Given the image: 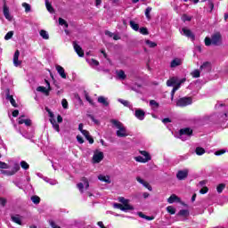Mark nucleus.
I'll use <instances>...</instances> for the list:
<instances>
[{
  "mask_svg": "<svg viewBox=\"0 0 228 228\" xmlns=\"http://www.w3.org/2000/svg\"><path fill=\"white\" fill-rule=\"evenodd\" d=\"M86 100L88 101L89 104H91V106H95V102H94V100H92V98L90 96H88V94H86Z\"/></svg>",
  "mask_w": 228,
  "mask_h": 228,
  "instance_id": "54",
  "label": "nucleus"
},
{
  "mask_svg": "<svg viewBox=\"0 0 228 228\" xmlns=\"http://www.w3.org/2000/svg\"><path fill=\"white\" fill-rule=\"evenodd\" d=\"M110 123L117 129H118L116 132V134L117 136H118V138H126V136H127V131L126 130V126H124V124H122V122L117 119H110Z\"/></svg>",
  "mask_w": 228,
  "mask_h": 228,
  "instance_id": "1",
  "label": "nucleus"
},
{
  "mask_svg": "<svg viewBox=\"0 0 228 228\" xmlns=\"http://www.w3.org/2000/svg\"><path fill=\"white\" fill-rule=\"evenodd\" d=\"M82 183H84V184H86V190H88V188H90V183L88 182V178L86 177H82L81 178Z\"/></svg>",
  "mask_w": 228,
  "mask_h": 228,
  "instance_id": "40",
  "label": "nucleus"
},
{
  "mask_svg": "<svg viewBox=\"0 0 228 228\" xmlns=\"http://www.w3.org/2000/svg\"><path fill=\"white\" fill-rule=\"evenodd\" d=\"M118 77H119V79H126V77H127V76L126 75V72L123 69H120L119 71H118Z\"/></svg>",
  "mask_w": 228,
  "mask_h": 228,
  "instance_id": "32",
  "label": "nucleus"
},
{
  "mask_svg": "<svg viewBox=\"0 0 228 228\" xmlns=\"http://www.w3.org/2000/svg\"><path fill=\"white\" fill-rule=\"evenodd\" d=\"M45 7L50 13H54V8L53 7V4L49 2V0H45Z\"/></svg>",
  "mask_w": 228,
  "mask_h": 228,
  "instance_id": "25",
  "label": "nucleus"
},
{
  "mask_svg": "<svg viewBox=\"0 0 228 228\" xmlns=\"http://www.w3.org/2000/svg\"><path fill=\"white\" fill-rule=\"evenodd\" d=\"M104 159V153L102 151L95 152L93 156V163H101Z\"/></svg>",
  "mask_w": 228,
  "mask_h": 228,
  "instance_id": "6",
  "label": "nucleus"
},
{
  "mask_svg": "<svg viewBox=\"0 0 228 228\" xmlns=\"http://www.w3.org/2000/svg\"><path fill=\"white\" fill-rule=\"evenodd\" d=\"M25 126H27L28 127H31V119H25Z\"/></svg>",
  "mask_w": 228,
  "mask_h": 228,
  "instance_id": "64",
  "label": "nucleus"
},
{
  "mask_svg": "<svg viewBox=\"0 0 228 228\" xmlns=\"http://www.w3.org/2000/svg\"><path fill=\"white\" fill-rule=\"evenodd\" d=\"M0 168H2V170H6L10 168V166L6 162L0 161Z\"/></svg>",
  "mask_w": 228,
  "mask_h": 228,
  "instance_id": "45",
  "label": "nucleus"
},
{
  "mask_svg": "<svg viewBox=\"0 0 228 228\" xmlns=\"http://www.w3.org/2000/svg\"><path fill=\"white\" fill-rule=\"evenodd\" d=\"M222 154H225V150H219L215 152V156H222Z\"/></svg>",
  "mask_w": 228,
  "mask_h": 228,
  "instance_id": "60",
  "label": "nucleus"
},
{
  "mask_svg": "<svg viewBox=\"0 0 228 228\" xmlns=\"http://www.w3.org/2000/svg\"><path fill=\"white\" fill-rule=\"evenodd\" d=\"M98 179L99 181H102V183H107V184H111V180L110 179V175H99Z\"/></svg>",
  "mask_w": 228,
  "mask_h": 228,
  "instance_id": "16",
  "label": "nucleus"
},
{
  "mask_svg": "<svg viewBox=\"0 0 228 228\" xmlns=\"http://www.w3.org/2000/svg\"><path fill=\"white\" fill-rule=\"evenodd\" d=\"M167 211L169 213V215H175V209L172 206L167 207Z\"/></svg>",
  "mask_w": 228,
  "mask_h": 228,
  "instance_id": "43",
  "label": "nucleus"
},
{
  "mask_svg": "<svg viewBox=\"0 0 228 228\" xmlns=\"http://www.w3.org/2000/svg\"><path fill=\"white\" fill-rule=\"evenodd\" d=\"M73 47L75 52L80 58H83V56H85V51H83V48H81V46L77 45V42L73 41Z\"/></svg>",
  "mask_w": 228,
  "mask_h": 228,
  "instance_id": "7",
  "label": "nucleus"
},
{
  "mask_svg": "<svg viewBox=\"0 0 228 228\" xmlns=\"http://www.w3.org/2000/svg\"><path fill=\"white\" fill-rule=\"evenodd\" d=\"M1 174L4 175H14V172L8 170H1Z\"/></svg>",
  "mask_w": 228,
  "mask_h": 228,
  "instance_id": "53",
  "label": "nucleus"
},
{
  "mask_svg": "<svg viewBox=\"0 0 228 228\" xmlns=\"http://www.w3.org/2000/svg\"><path fill=\"white\" fill-rule=\"evenodd\" d=\"M182 19H183V22H190V21H191V16H189L188 14H183V16H182Z\"/></svg>",
  "mask_w": 228,
  "mask_h": 228,
  "instance_id": "48",
  "label": "nucleus"
},
{
  "mask_svg": "<svg viewBox=\"0 0 228 228\" xmlns=\"http://www.w3.org/2000/svg\"><path fill=\"white\" fill-rule=\"evenodd\" d=\"M40 37H42V38H44V40H49V34L47 33V31L42 29L39 32Z\"/></svg>",
  "mask_w": 228,
  "mask_h": 228,
  "instance_id": "31",
  "label": "nucleus"
},
{
  "mask_svg": "<svg viewBox=\"0 0 228 228\" xmlns=\"http://www.w3.org/2000/svg\"><path fill=\"white\" fill-rule=\"evenodd\" d=\"M115 208H118V209H120L121 211H133L134 210V207L129 205V201H126V203L120 204L116 203L114 204Z\"/></svg>",
  "mask_w": 228,
  "mask_h": 228,
  "instance_id": "4",
  "label": "nucleus"
},
{
  "mask_svg": "<svg viewBox=\"0 0 228 228\" xmlns=\"http://www.w3.org/2000/svg\"><path fill=\"white\" fill-rule=\"evenodd\" d=\"M163 124H169L170 122H172V119H170V118H165L162 119Z\"/></svg>",
  "mask_w": 228,
  "mask_h": 228,
  "instance_id": "62",
  "label": "nucleus"
},
{
  "mask_svg": "<svg viewBox=\"0 0 228 228\" xmlns=\"http://www.w3.org/2000/svg\"><path fill=\"white\" fill-rule=\"evenodd\" d=\"M12 37H13V31H9L4 36V40H11V38H12Z\"/></svg>",
  "mask_w": 228,
  "mask_h": 228,
  "instance_id": "49",
  "label": "nucleus"
},
{
  "mask_svg": "<svg viewBox=\"0 0 228 228\" xmlns=\"http://www.w3.org/2000/svg\"><path fill=\"white\" fill-rule=\"evenodd\" d=\"M118 102H120L121 104H123V106H126V108H129V102L126 101V100H122L119 99Z\"/></svg>",
  "mask_w": 228,
  "mask_h": 228,
  "instance_id": "55",
  "label": "nucleus"
},
{
  "mask_svg": "<svg viewBox=\"0 0 228 228\" xmlns=\"http://www.w3.org/2000/svg\"><path fill=\"white\" fill-rule=\"evenodd\" d=\"M50 122H51L53 129H55V131H57V133H60V125L58 123H56V119L50 118Z\"/></svg>",
  "mask_w": 228,
  "mask_h": 228,
  "instance_id": "23",
  "label": "nucleus"
},
{
  "mask_svg": "<svg viewBox=\"0 0 228 228\" xmlns=\"http://www.w3.org/2000/svg\"><path fill=\"white\" fill-rule=\"evenodd\" d=\"M56 70L62 79H67V73H65V69H63V67L57 65Z\"/></svg>",
  "mask_w": 228,
  "mask_h": 228,
  "instance_id": "14",
  "label": "nucleus"
},
{
  "mask_svg": "<svg viewBox=\"0 0 228 228\" xmlns=\"http://www.w3.org/2000/svg\"><path fill=\"white\" fill-rule=\"evenodd\" d=\"M208 191H209V188H208V186H205L200 190V193L201 195H206V193H208Z\"/></svg>",
  "mask_w": 228,
  "mask_h": 228,
  "instance_id": "52",
  "label": "nucleus"
},
{
  "mask_svg": "<svg viewBox=\"0 0 228 228\" xmlns=\"http://www.w3.org/2000/svg\"><path fill=\"white\" fill-rule=\"evenodd\" d=\"M77 187L78 188L80 193H85V185L83 184V183H78L77 184Z\"/></svg>",
  "mask_w": 228,
  "mask_h": 228,
  "instance_id": "47",
  "label": "nucleus"
},
{
  "mask_svg": "<svg viewBox=\"0 0 228 228\" xmlns=\"http://www.w3.org/2000/svg\"><path fill=\"white\" fill-rule=\"evenodd\" d=\"M200 70H206V72H209L211 70V62L209 61H205L200 67Z\"/></svg>",
  "mask_w": 228,
  "mask_h": 228,
  "instance_id": "19",
  "label": "nucleus"
},
{
  "mask_svg": "<svg viewBox=\"0 0 228 228\" xmlns=\"http://www.w3.org/2000/svg\"><path fill=\"white\" fill-rule=\"evenodd\" d=\"M179 88H181V86H179V84L176 86H175L171 91V101H174V95H175V91L179 90Z\"/></svg>",
  "mask_w": 228,
  "mask_h": 228,
  "instance_id": "33",
  "label": "nucleus"
},
{
  "mask_svg": "<svg viewBox=\"0 0 228 228\" xmlns=\"http://www.w3.org/2000/svg\"><path fill=\"white\" fill-rule=\"evenodd\" d=\"M23 8H25L26 13H29L31 12V5L28 3H23L22 4Z\"/></svg>",
  "mask_w": 228,
  "mask_h": 228,
  "instance_id": "38",
  "label": "nucleus"
},
{
  "mask_svg": "<svg viewBox=\"0 0 228 228\" xmlns=\"http://www.w3.org/2000/svg\"><path fill=\"white\" fill-rule=\"evenodd\" d=\"M20 167H21V168H23V170H28L29 168V164H28V162L22 160L20 162Z\"/></svg>",
  "mask_w": 228,
  "mask_h": 228,
  "instance_id": "44",
  "label": "nucleus"
},
{
  "mask_svg": "<svg viewBox=\"0 0 228 228\" xmlns=\"http://www.w3.org/2000/svg\"><path fill=\"white\" fill-rule=\"evenodd\" d=\"M192 77H200V70L195 69L193 72H191Z\"/></svg>",
  "mask_w": 228,
  "mask_h": 228,
  "instance_id": "51",
  "label": "nucleus"
},
{
  "mask_svg": "<svg viewBox=\"0 0 228 228\" xmlns=\"http://www.w3.org/2000/svg\"><path fill=\"white\" fill-rule=\"evenodd\" d=\"M151 12H152V7H147L145 10V17L148 20H151Z\"/></svg>",
  "mask_w": 228,
  "mask_h": 228,
  "instance_id": "37",
  "label": "nucleus"
},
{
  "mask_svg": "<svg viewBox=\"0 0 228 228\" xmlns=\"http://www.w3.org/2000/svg\"><path fill=\"white\" fill-rule=\"evenodd\" d=\"M179 216H190V211L186 209H182L178 212Z\"/></svg>",
  "mask_w": 228,
  "mask_h": 228,
  "instance_id": "34",
  "label": "nucleus"
},
{
  "mask_svg": "<svg viewBox=\"0 0 228 228\" xmlns=\"http://www.w3.org/2000/svg\"><path fill=\"white\" fill-rule=\"evenodd\" d=\"M98 102H100V104H103V106H110V102H108V99L105 98L104 96H99L98 97Z\"/></svg>",
  "mask_w": 228,
  "mask_h": 228,
  "instance_id": "21",
  "label": "nucleus"
},
{
  "mask_svg": "<svg viewBox=\"0 0 228 228\" xmlns=\"http://www.w3.org/2000/svg\"><path fill=\"white\" fill-rule=\"evenodd\" d=\"M145 44H146V45H149V47H151V48L158 47V44H156V42H152L149 39H147L145 41Z\"/></svg>",
  "mask_w": 228,
  "mask_h": 228,
  "instance_id": "35",
  "label": "nucleus"
},
{
  "mask_svg": "<svg viewBox=\"0 0 228 228\" xmlns=\"http://www.w3.org/2000/svg\"><path fill=\"white\" fill-rule=\"evenodd\" d=\"M130 28H132V29H134V31H138L140 29V25H138V23L130 20Z\"/></svg>",
  "mask_w": 228,
  "mask_h": 228,
  "instance_id": "27",
  "label": "nucleus"
},
{
  "mask_svg": "<svg viewBox=\"0 0 228 228\" xmlns=\"http://www.w3.org/2000/svg\"><path fill=\"white\" fill-rule=\"evenodd\" d=\"M150 106H151L152 108L158 109V108H159V103H158V102H156V100H151Z\"/></svg>",
  "mask_w": 228,
  "mask_h": 228,
  "instance_id": "41",
  "label": "nucleus"
},
{
  "mask_svg": "<svg viewBox=\"0 0 228 228\" xmlns=\"http://www.w3.org/2000/svg\"><path fill=\"white\" fill-rule=\"evenodd\" d=\"M134 159L138 162V163H147L149 161V159H145L142 156H137L134 157Z\"/></svg>",
  "mask_w": 228,
  "mask_h": 228,
  "instance_id": "30",
  "label": "nucleus"
},
{
  "mask_svg": "<svg viewBox=\"0 0 228 228\" xmlns=\"http://www.w3.org/2000/svg\"><path fill=\"white\" fill-rule=\"evenodd\" d=\"M195 152L197 156H202V154H206V150L202 147H197Z\"/></svg>",
  "mask_w": 228,
  "mask_h": 228,
  "instance_id": "28",
  "label": "nucleus"
},
{
  "mask_svg": "<svg viewBox=\"0 0 228 228\" xmlns=\"http://www.w3.org/2000/svg\"><path fill=\"white\" fill-rule=\"evenodd\" d=\"M182 31H183V35L185 37H187V38H191V40L192 42H194V40H195V34H193V32L191 29L186 28H183Z\"/></svg>",
  "mask_w": 228,
  "mask_h": 228,
  "instance_id": "9",
  "label": "nucleus"
},
{
  "mask_svg": "<svg viewBox=\"0 0 228 228\" xmlns=\"http://www.w3.org/2000/svg\"><path fill=\"white\" fill-rule=\"evenodd\" d=\"M4 15L7 20H12V15H10V9L6 5V4H4Z\"/></svg>",
  "mask_w": 228,
  "mask_h": 228,
  "instance_id": "18",
  "label": "nucleus"
},
{
  "mask_svg": "<svg viewBox=\"0 0 228 228\" xmlns=\"http://www.w3.org/2000/svg\"><path fill=\"white\" fill-rule=\"evenodd\" d=\"M33 204H40V197L34 195L31 198Z\"/></svg>",
  "mask_w": 228,
  "mask_h": 228,
  "instance_id": "39",
  "label": "nucleus"
},
{
  "mask_svg": "<svg viewBox=\"0 0 228 228\" xmlns=\"http://www.w3.org/2000/svg\"><path fill=\"white\" fill-rule=\"evenodd\" d=\"M37 92H41L42 94H44L45 95H49V92H51V90L45 88V86H37Z\"/></svg>",
  "mask_w": 228,
  "mask_h": 228,
  "instance_id": "22",
  "label": "nucleus"
},
{
  "mask_svg": "<svg viewBox=\"0 0 228 228\" xmlns=\"http://www.w3.org/2000/svg\"><path fill=\"white\" fill-rule=\"evenodd\" d=\"M222 44V34L220 32H216L211 36V37H205V45L209 47V45H220Z\"/></svg>",
  "mask_w": 228,
  "mask_h": 228,
  "instance_id": "2",
  "label": "nucleus"
},
{
  "mask_svg": "<svg viewBox=\"0 0 228 228\" xmlns=\"http://www.w3.org/2000/svg\"><path fill=\"white\" fill-rule=\"evenodd\" d=\"M137 215H138V216H140V218H143L144 220H148V221L154 220L153 216H146L145 214H143L142 212H138Z\"/></svg>",
  "mask_w": 228,
  "mask_h": 228,
  "instance_id": "24",
  "label": "nucleus"
},
{
  "mask_svg": "<svg viewBox=\"0 0 228 228\" xmlns=\"http://www.w3.org/2000/svg\"><path fill=\"white\" fill-rule=\"evenodd\" d=\"M180 136H192L193 135V129L190 127L182 128L179 130Z\"/></svg>",
  "mask_w": 228,
  "mask_h": 228,
  "instance_id": "8",
  "label": "nucleus"
},
{
  "mask_svg": "<svg viewBox=\"0 0 228 228\" xmlns=\"http://www.w3.org/2000/svg\"><path fill=\"white\" fill-rule=\"evenodd\" d=\"M139 32L141 33V35H149V29L145 27H142L139 29Z\"/></svg>",
  "mask_w": 228,
  "mask_h": 228,
  "instance_id": "46",
  "label": "nucleus"
},
{
  "mask_svg": "<svg viewBox=\"0 0 228 228\" xmlns=\"http://www.w3.org/2000/svg\"><path fill=\"white\" fill-rule=\"evenodd\" d=\"M135 117L138 118V120H144L145 111L142 109L135 110Z\"/></svg>",
  "mask_w": 228,
  "mask_h": 228,
  "instance_id": "13",
  "label": "nucleus"
},
{
  "mask_svg": "<svg viewBox=\"0 0 228 228\" xmlns=\"http://www.w3.org/2000/svg\"><path fill=\"white\" fill-rule=\"evenodd\" d=\"M179 200H181V199H179V197H177V195H175V194H172V195L167 199L168 204H174V202H175V201L179 202Z\"/></svg>",
  "mask_w": 228,
  "mask_h": 228,
  "instance_id": "20",
  "label": "nucleus"
},
{
  "mask_svg": "<svg viewBox=\"0 0 228 228\" xmlns=\"http://www.w3.org/2000/svg\"><path fill=\"white\" fill-rule=\"evenodd\" d=\"M5 95H6V100L10 101V102H11L12 106H13V108H17L19 106L17 104V102H15V99H13V95L10 94V89H6Z\"/></svg>",
  "mask_w": 228,
  "mask_h": 228,
  "instance_id": "10",
  "label": "nucleus"
},
{
  "mask_svg": "<svg viewBox=\"0 0 228 228\" xmlns=\"http://www.w3.org/2000/svg\"><path fill=\"white\" fill-rule=\"evenodd\" d=\"M188 169L179 170L176 174V179L178 181H184V179L188 178Z\"/></svg>",
  "mask_w": 228,
  "mask_h": 228,
  "instance_id": "5",
  "label": "nucleus"
},
{
  "mask_svg": "<svg viewBox=\"0 0 228 228\" xmlns=\"http://www.w3.org/2000/svg\"><path fill=\"white\" fill-rule=\"evenodd\" d=\"M61 104L64 110H69V102H67V99H62Z\"/></svg>",
  "mask_w": 228,
  "mask_h": 228,
  "instance_id": "50",
  "label": "nucleus"
},
{
  "mask_svg": "<svg viewBox=\"0 0 228 228\" xmlns=\"http://www.w3.org/2000/svg\"><path fill=\"white\" fill-rule=\"evenodd\" d=\"M177 77H172L167 81V86H175L177 85Z\"/></svg>",
  "mask_w": 228,
  "mask_h": 228,
  "instance_id": "15",
  "label": "nucleus"
},
{
  "mask_svg": "<svg viewBox=\"0 0 228 228\" xmlns=\"http://www.w3.org/2000/svg\"><path fill=\"white\" fill-rule=\"evenodd\" d=\"M224 190H225V183H220L217 185V187H216L217 193H222V191H224Z\"/></svg>",
  "mask_w": 228,
  "mask_h": 228,
  "instance_id": "36",
  "label": "nucleus"
},
{
  "mask_svg": "<svg viewBox=\"0 0 228 228\" xmlns=\"http://www.w3.org/2000/svg\"><path fill=\"white\" fill-rule=\"evenodd\" d=\"M6 198H0V205H2L3 208H4V206H6Z\"/></svg>",
  "mask_w": 228,
  "mask_h": 228,
  "instance_id": "59",
  "label": "nucleus"
},
{
  "mask_svg": "<svg viewBox=\"0 0 228 228\" xmlns=\"http://www.w3.org/2000/svg\"><path fill=\"white\" fill-rule=\"evenodd\" d=\"M60 26H65V28H69V23L63 18H59Z\"/></svg>",
  "mask_w": 228,
  "mask_h": 228,
  "instance_id": "42",
  "label": "nucleus"
},
{
  "mask_svg": "<svg viewBox=\"0 0 228 228\" xmlns=\"http://www.w3.org/2000/svg\"><path fill=\"white\" fill-rule=\"evenodd\" d=\"M45 111L48 112L50 118H54V113H53V111H51V110L48 107H45Z\"/></svg>",
  "mask_w": 228,
  "mask_h": 228,
  "instance_id": "56",
  "label": "nucleus"
},
{
  "mask_svg": "<svg viewBox=\"0 0 228 228\" xmlns=\"http://www.w3.org/2000/svg\"><path fill=\"white\" fill-rule=\"evenodd\" d=\"M11 218L12 222H14V224H17L18 225H22V220H20V217H19V216H12Z\"/></svg>",
  "mask_w": 228,
  "mask_h": 228,
  "instance_id": "26",
  "label": "nucleus"
},
{
  "mask_svg": "<svg viewBox=\"0 0 228 228\" xmlns=\"http://www.w3.org/2000/svg\"><path fill=\"white\" fill-rule=\"evenodd\" d=\"M77 142H78V143H85V139H83L81 135H77Z\"/></svg>",
  "mask_w": 228,
  "mask_h": 228,
  "instance_id": "61",
  "label": "nucleus"
},
{
  "mask_svg": "<svg viewBox=\"0 0 228 228\" xmlns=\"http://www.w3.org/2000/svg\"><path fill=\"white\" fill-rule=\"evenodd\" d=\"M20 170V166H19V164H15L13 167V169L11 170L12 172H14V175L17 174V171Z\"/></svg>",
  "mask_w": 228,
  "mask_h": 228,
  "instance_id": "58",
  "label": "nucleus"
},
{
  "mask_svg": "<svg viewBox=\"0 0 228 228\" xmlns=\"http://www.w3.org/2000/svg\"><path fill=\"white\" fill-rule=\"evenodd\" d=\"M182 63L183 61H181V59L175 58L171 61L170 67L171 69H175V67H179L180 65H182Z\"/></svg>",
  "mask_w": 228,
  "mask_h": 228,
  "instance_id": "17",
  "label": "nucleus"
},
{
  "mask_svg": "<svg viewBox=\"0 0 228 228\" xmlns=\"http://www.w3.org/2000/svg\"><path fill=\"white\" fill-rule=\"evenodd\" d=\"M19 56H20V52L16 50L13 55V63L15 67H19V65L22 64V61H19Z\"/></svg>",
  "mask_w": 228,
  "mask_h": 228,
  "instance_id": "12",
  "label": "nucleus"
},
{
  "mask_svg": "<svg viewBox=\"0 0 228 228\" xmlns=\"http://www.w3.org/2000/svg\"><path fill=\"white\" fill-rule=\"evenodd\" d=\"M192 102L193 99L191 97L185 96L177 100L176 106L179 108H184L186 106H190V104H192Z\"/></svg>",
  "mask_w": 228,
  "mask_h": 228,
  "instance_id": "3",
  "label": "nucleus"
},
{
  "mask_svg": "<svg viewBox=\"0 0 228 228\" xmlns=\"http://www.w3.org/2000/svg\"><path fill=\"white\" fill-rule=\"evenodd\" d=\"M136 181L138 183H140V184H142V186H144V188H147V190H149V191H152V186H151V184L148 182L142 179V177L137 176Z\"/></svg>",
  "mask_w": 228,
  "mask_h": 228,
  "instance_id": "11",
  "label": "nucleus"
},
{
  "mask_svg": "<svg viewBox=\"0 0 228 228\" xmlns=\"http://www.w3.org/2000/svg\"><path fill=\"white\" fill-rule=\"evenodd\" d=\"M140 154H142V156L144 157V159H149V161H151V159H152V158L151 157V154H149V152L147 151H139Z\"/></svg>",
  "mask_w": 228,
  "mask_h": 228,
  "instance_id": "29",
  "label": "nucleus"
},
{
  "mask_svg": "<svg viewBox=\"0 0 228 228\" xmlns=\"http://www.w3.org/2000/svg\"><path fill=\"white\" fill-rule=\"evenodd\" d=\"M86 140H88L89 143L92 145L94 143V137H92L90 134L86 137Z\"/></svg>",
  "mask_w": 228,
  "mask_h": 228,
  "instance_id": "63",
  "label": "nucleus"
},
{
  "mask_svg": "<svg viewBox=\"0 0 228 228\" xmlns=\"http://www.w3.org/2000/svg\"><path fill=\"white\" fill-rule=\"evenodd\" d=\"M87 117H88L93 122H94V124H99V120L95 119V117H94V115L88 114Z\"/></svg>",
  "mask_w": 228,
  "mask_h": 228,
  "instance_id": "57",
  "label": "nucleus"
}]
</instances>
